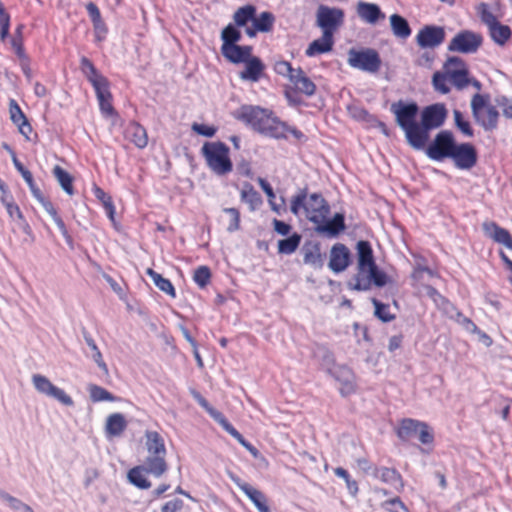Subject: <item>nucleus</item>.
Returning a JSON list of instances; mask_svg holds the SVG:
<instances>
[{"instance_id": "nucleus-1", "label": "nucleus", "mask_w": 512, "mask_h": 512, "mask_svg": "<svg viewBox=\"0 0 512 512\" xmlns=\"http://www.w3.org/2000/svg\"><path fill=\"white\" fill-rule=\"evenodd\" d=\"M233 116L259 133L273 138L288 139L290 136L296 140L304 138V134L296 127L282 122L271 110L260 106L242 105L233 113Z\"/></svg>"}, {"instance_id": "nucleus-2", "label": "nucleus", "mask_w": 512, "mask_h": 512, "mask_svg": "<svg viewBox=\"0 0 512 512\" xmlns=\"http://www.w3.org/2000/svg\"><path fill=\"white\" fill-rule=\"evenodd\" d=\"M358 271L354 277V282L349 286L358 291L369 290L374 284L377 287H383L389 282V278L383 271H380L372 255V249L368 242L359 241L357 243Z\"/></svg>"}, {"instance_id": "nucleus-3", "label": "nucleus", "mask_w": 512, "mask_h": 512, "mask_svg": "<svg viewBox=\"0 0 512 512\" xmlns=\"http://www.w3.org/2000/svg\"><path fill=\"white\" fill-rule=\"evenodd\" d=\"M427 155L433 160L452 158L453 160H477V152L470 143L456 144L450 131L439 132L427 148Z\"/></svg>"}, {"instance_id": "nucleus-4", "label": "nucleus", "mask_w": 512, "mask_h": 512, "mask_svg": "<svg viewBox=\"0 0 512 512\" xmlns=\"http://www.w3.org/2000/svg\"><path fill=\"white\" fill-rule=\"evenodd\" d=\"M80 69L95 90L102 115L106 118L118 117L119 115L113 107V96L108 79L96 69L93 62L87 57L80 59Z\"/></svg>"}, {"instance_id": "nucleus-5", "label": "nucleus", "mask_w": 512, "mask_h": 512, "mask_svg": "<svg viewBox=\"0 0 512 512\" xmlns=\"http://www.w3.org/2000/svg\"><path fill=\"white\" fill-rule=\"evenodd\" d=\"M396 122L405 133L408 143L415 149L421 150L422 129L418 123L419 107L416 103L398 102L392 105Z\"/></svg>"}, {"instance_id": "nucleus-6", "label": "nucleus", "mask_w": 512, "mask_h": 512, "mask_svg": "<svg viewBox=\"0 0 512 512\" xmlns=\"http://www.w3.org/2000/svg\"><path fill=\"white\" fill-rule=\"evenodd\" d=\"M290 209L296 216L303 210L304 216L315 224L323 223L329 213V207L320 194L307 195L305 190L292 197Z\"/></svg>"}, {"instance_id": "nucleus-7", "label": "nucleus", "mask_w": 512, "mask_h": 512, "mask_svg": "<svg viewBox=\"0 0 512 512\" xmlns=\"http://www.w3.org/2000/svg\"><path fill=\"white\" fill-rule=\"evenodd\" d=\"M447 116L444 104H432L425 107L421 112L420 129H422L421 150L426 147L429 140V131L440 127Z\"/></svg>"}, {"instance_id": "nucleus-8", "label": "nucleus", "mask_w": 512, "mask_h": 512, "mask_svg": "<svg viewBox=\"0 0 512 512\" xmlns=\"http://www.w3.org/2000/svg\"><path fill=\"white\" fill-rule=\"evenodd\" d=\"M348 63L353 68L375 73L380 69L381 59L374 49H351L348 53Z\"/></svg>"}, {"instance_id": "nucleus-9", "label": "nucleus", "mask_w": 512, "mask_h": 512, "mask_svg": "<svg viewBox=\"0 0 512 512\" xmlns=\"http://www.w3.org/2000/svg\"><path fill=\"white\" fill-rule=\"evenodd\" d=\"M326 370L341 384L342 395H349L355 391V376L350 368L344 365H334L330 353L325 354L324 363Z\"/></svg>"}, {"instance_id": "nucleus-10", "label": "nucleus", "mask_w": 512, "mask_h": 512, "mask_svg": "<svg viewBox=\"0 0 512 512\" xmlns=\"http://www.w3.org/2000/svg\"><path fill=\"white\" fill-rule=\"evenodd\" d=\"M471 108L474 116L485 129H493L497 126L499 113L496 107L488 104L481 94L473 96Z\"/></svg>"}, {"instance_id": "nucleus-11", "label": "nucleus", "mask_w": 512, "mask_h": 512, "mask_svg": "<svg viewBox=\"0 0 512 512\" xmlns=\"http://www.w3.org/2000/svg\"><path fill=\"white\" fill-rule=\"evenodd\" d=\"M483 43L481 34L471 30L458 32L449 42L448 50L463 54L475 53Z\"/></svg>"}, {"instance_id": "nucleus-12", "label": "nucleus", "mask_w": 512, "mask_h": 512, "mask_svg": "<svg viewBox=\"0 0 512 512\" xmlns=\"http://www.w3.org/2000/svg\"><path fill=\"white\" fill-rule=\"evenodd\" d=\"M31 380L38 393L53 398L65 406H73V399L63 389L55 386L46 376L34 374Z\"/></svg>"}, {"instance_id": "nucleus-13", "label": "nucleus", "mask_w": 512, "mask_h": 512, "mask_svg": "<svg viewBox=\"0 0 512 512\" xmlns=\"http://www.w3.org/2000/svg\"><path fill=\"white\" fill-rule=\"evenodd\" d=\"M435 277V273L428 267L417 264L414 268L411 278L413 286L418 290L419 293H423L437 302L438 298H441L440 294L435 288L432 287V279Z\"/></svg>"}, {"instance_id": "nucleus-14", "label": "nucleus", "mask_w": 512, "mask_h": 512, "mask_svg": "<svg viewBox=\"0 0 512 512\" xmlns=\"http://www.w3.org/2000/svg\"><path fill=\"white\" fill-rule=\"evenodd\" d=\"M444 70L449 81L459 90L466 88L469 83V71L466 63L459 57H449L444 64Z\"/></svg>"}, {"instance_id": "nucleus-15", "label": "nucleus", "mask_w": 512, "mask_h": 512, "mask_svg": "<svg viewBox=\"0 0 512 512\" xmlns=\"http://www.w3.org/2000/svg\"><path fill=\"white\" fill-rule=\"evenodd\" d=\"M344 12L338 8L321 6L317 12V25L323 33L330 32L334 37L335 31L343 24Z\"/></svg>"}, {"instance_id": "nucleus-16", "label": "nucleus", "mask_w": 512, "mask_h": 512, "mask_svg": "<svg viewBox=\"0 0 512 512\" xmlns=\"http://www.w3.org/2000/svg\"><path fill=\"white\" fill-rule=\"evenodd\" d=\"M445 29L442 26L425 25L416 35V43L421 48H435L445 40Z\"/></svg>"}, {"instance_id": "nucleus-17", "label": "nucleus", "mask_w": 512, "mask_h": 512, "mask_svg": "<svg viewBox=\"0 0 512 512\" xmlns=\"http://www.w3.org/2000/svg\"><path fill=\"white\" fill-rule=\"evenodd\" d=\"M230 479L250 499L259 512H270L265 495L258 489L243 482L239 477L230 474Z\"/></svg>"}, {"instance_id": "nucleus-18", "label": "nucleus", "mask_w": 512, "mask_h": 512, "mask_svg": "<svg viewBox=\"0 0 512 512\" xmlns=\"http://www.w3.org/2000/svg\"><path fill=\"white\" fill-rule=\"evenodd\" d=\"M275 23V16L269 11H264L258 16L255 15L251 26L246 27L245 33L248 37L254 38L257 33H269L273 30Z\"/></svg>"}, {"instance_id": "nucleus-19", "label": "nucleus", "mask_w": 512, "mask_h": 512, "mask_svg": "<svg viewBox=\"0 0 512 512\" xmlns=\"http://www.w3.org/2000/svg\"><path fill=\"white\" fill-rule=\"evenodd\" d=\"M484 234L498 244L512 250V236L508 230L500 227L494 221H484L482 224Z\"/></svg>"}, {"instance_id": "nucleus-20", "label": "nucleus", "mask_w": 512, "mask_h": 512, "mask_svg": "<svg viewBox=\"0 0 512 512\" xmlns=\"http://www.w3.org/2000/svg\"><path fill=\"white\" fill-rule=\"evenodd\" d=\"M244 69L239 73V77L245 81L258 82L265 71L263 61L253 54L243 63Z\"/></svg>"}, {"instance_id": "nucleus-21", "label": "nucleus", "mask_w": 512, "mask_h": 512, "mask_svg": "<svg viewBox=\"0 0 512 512\" xmlns=\"http://www.w3.org/2000/svg\"><path fill=\"white\" fill-rule=\"evenodd\" d=\"M350 253L343 244H335L330 251V260L328 267L334 273L344 271L349 265Z\"/></svg>"}, {"instance_id": "nucleus-22", "label": "nucleus", "mask_w": 512, "mask_h": 512, "mask_svg": "<svg viewBox=\"0 0 512 512\" xmlns=\"http://www.w3.org/2000/svg\"><path fill=\"white\" fill-rule=\"evenodd\" d=\"M9 113L11 121L18 127L19 132L26 139H30L33 131L32 126L15 99L9 101Z\"/></svg>"}, {"instance_id": "nucleus-23", "label": "nucleus", "mask_w": 512, "mask_h": 512, "mask_svg": "<svg viewBox=\"0 0 512 512\" xmlns=\"http://www.w3.org/2000/svg\"><path fill=\"white\" fill-rule=\"evenodd\" d=\"M123 135L125 140L134 144L138 148H144L148 143V136L145 128L135 121H130L125 126Z\"/></svg>"}, {"instance_id": "nucleus-24", "label": "nucleus", "mask_w": 512, "mask_h": 512, "mask_svg": "<svg viewBox=\"0 0 512 512\" xmlns=\"http://www.w3.org/2000/svg\"><path fill=\"white\" fill-rule=\"evenodd\" d=\"M356 11L360 19L369 24H376L378 21L385 18V14L375 3L359 1L356 6Z\"/></svg>"}, {"instance_id": "nucleus-25", "label": "nucleus", "mask_w": 512, "mask_h": 512, "mask_svg": "<svg viewBox=\"0 0 512 512\" xmlns=\"http://www.w3.org/2000/svg\"><path fill=\"white\" fill-rule=\"evenodd\" d=\"M223 57L233 64L244 63L253 52L252 46L249 45H232L227 48H220Z\"/></svg>"}, {"instance_id": "nucleus-26", "label": "nucleus", "mask_w": 512, "mask_h": 512, "mask_svg": "<svg viewBox=\"0 0 512 512\" xmlns=\"http://www.w3.org/2000/svg\"><path fill=\"white\" fill-rule=\"evenodd\" d=\"M334 46V37L330 32L323 33L318 39L312 41L307 47L305 54L308 57H314L320 54L330 52Z\"/></svg>"}, {"instance_id": "nucleus-27", "label": "nucleus", "mask_w": 512, "mask_h": 512, "mask_svg": "<svg viewBox=\"0 0 512 512\" xmlns=\"http://www.w3.org/2000/svg\"><path fill=\"white\" fill-rule=\"evenodd\" d=\"M373 477L379 479L381 482L393 486L397 490L403 488L401 475L393 468L380 467L373 469Z\"/></svg>"}, {"instance_id": "nucleus-28", "label": "nucleus", "mask_w": 512, "mask_h": 512, "mask_svg": "<svg viewBox=\"0 0 512 512\" xmlns=\"http://www.w3.org/2000/svg\"><path fill=\"white\" fill-rule=\"evenodd\" d=\"M202 150L206 160H230L229 148L222 142H207Z\"/></svg>"}, {"instance_id": "nucleus-29", "label": "nucleus", "mask_w": 512, "mask_h": 512, "mask_svg": "<svg viewBox=\"0 0 512 512\" xmlns=\"http://www.w3.org/2000/svg\"><path fill=\"white\" fill-rule=\"evenodd\" d=\"M296 89L306 96H312L316 92L315 83L306 76L301 68L296 69V73L292 76L290 81Z\"/></svg>"}, {"instance_id": "nucleus-30", "label": "nucleus", "mask_w": 512, "mask_h": 512, "mask_svg": "<svg viewBox=\"0 0 512 512\" xmlns=\"http://www.w3.org/2000/svg\"><path fill=\"white\" fill-rule=\"evenodd\" d=\"M141 466L156 478H160L168 468L165 456L162 455H148Z\"/></svg>"}, {"instance_id": "nucleus-31", "label": "nucleus", "mask_w": 512, "mask_h": 512, "mask_svg": "<svg viewBox=\"0 0 512 512\" xmlns=\"http://www.w3.org/2000/svg\"><path fill=\"white\" fill-rule=\"evenodd\" d=\"M146 438V448L148 451V455H162L166 456V448L164 445V440L160 436V434L156 431H147L145 433Z\"/></svg>"}, {"instance_id": "nucleus-32", "label": "nucleus", "mask_w": 512, "mask_h": 512, "mask_svg": "<svg viewBox=\"0 0 512 512\" xmlns=\"http://www.w3.org/2000/svg\"><path fill=\"white\" fill-rule=\"evenodd\" d=\"M126 427L127 421L121 413H114L107 417L105 430L108 436H119Z\"/></svg>"}, {"instance_id": "nucleus-33", "label": "nucleus", "mask_w": 512, "mask_h": 512, "mask_svg": "<svg viewBox=\"0 0 512 512\" xmlns=\"http://www.w3.org/2000/svg\"><path fill=\"white\" fill-rule=\"evenodd\" d=\"M55 179L60 185L61 189L69 196H73L75 194V190L73 187L74 177L62 167L56 165L52 171Z\"/></svg>"}, {"instance_id": "nucleus-34", "label": "nucleus", "mask_w": 512, "mask_h": 512, "mask_svg": "<svg viewBox=\"0 0 512 512\" xmlns=\"http://www.w3.org/2000/svg\"><path fill=\"white\" fill-rule=\"evenodd\" d=\"M323 260L324 257L320 252L319 245L311 244L303 247V261L305 264L320 269L323 266Z\"/></svg>"}, {"instance_id": "nucleus-35", "label": "nucleus", "mask_w": 512, "mask_h": 512, "mask_svg": "<svg viewBox=\"0 0 512 512\" xmlns=\"http://www.w3.org/2000/svg\"><path fill=\"white\" fill-rule=\"evenodd\" d=\"M257 9L252 4L239 7L233 14L234 25L245 27L249 22L253 23Z\"/></svg>"}, {"instance_id": "nucleus-36", "label": "nucleus", "mask_w": 512, "mask_h": 512, "mask_svg": "<svg viewBox=\"0 0 512 512\" xmlns=\"http://www.w3.org/2000/svg\"><path fill=\"white\" fill-rule=\"evenodd\" d=\"M491 39L500 46H504L512 37V30L508 25L502 24L500 21L489 29Z\"/></svg>"}, {"instance_id": "nucleus-37", "label": "nucleus", "mask_w": 512, "mask_h": 512, "mask_svg": "<svg viewBox=\"0 0 512 512\" xmlns=\"http://www.w3.org/2000/svg\"><path fill=\"white\" fill-rule=\"evenodd\" d=\"M390 25L393 34L401 39H407L411 35V28L408 21L399 14L390 16Z\"/></svg>"}, {"instance_id": "nucleus-38", "label": "nucleus", "mask_w": 512, "mask_h": 512, "mask_svg": "<svg viewBox=\"0 0 512 512\" xmlns=\"http://www.w3.org/2000/svg\"><path fill=\"white\" fill-rule=\"evenodd\" d=\"M344 229V217L341 214H336L331 220H324L323 223L317 224V231L325 233L329 236H336Z\"/></svg>"}, {"instance_id": "nucleus-39", "label": "nucleus", "mask_w": 512, "mask_h": 512, "mask_svg": "<svg viewBox=\"0 0 512 512\" xmlns=\"http://www.w3.org/2000/svg\"><path fill=\"white\" fill-rule=\"evenodd\" d=\"M146 470L141 466H136L129 470L127 474V478L131 484L136 486L139 489H149L151 487V482L147 479Z\"/></svg>"}, {"instance_id": "nucleus-40", "label": "nucleus", "mask_w": 512, "mask_h": 512, "mask_svg": "<svg viewBox=\"0 0 512 512\" xmlns=\"http://www.w3.org/2000/svg\"><path fill=\"white\" fill-rule=\"evenodd\" d=\"M192 396L193 398L199 403V405L204 408L207 413L224 429L228 424L229 422L227 421V419L223 416V414L219 411H217L216 409H214L209 403L208 401L203 398L200 393H198L197 391L193 390L192 391Z\"/></svg>"}, {"instance_id": "nucleus-41", "label": "nucleus", "mask_w": 512, "mask_h": 512, "mask_svg": "<svg viewBox=\"0 0 512 512\" xmlns=\"http://www.w3.org/2000/svg\"><path fill=\"white\" fill-rule=\"evenodd\" d=\"M242 34L234 24H228L221 31V48H227L236 45L241 40Z\"/></svg>"}, {"instance_id": "nucleus-42", "label": "nucleus", "mask_w": 512, "mask_h": 512, "mask_svg": "<svg viewBox=\"0 0 512 512\" xmlns=\"http://www.w3.org/2000/svg\"><path fill=\"white\" fill-rule=\"evenodd\" d=\"M146 273L158 289H160L161 291L170 295L173 298L176 297V292H175L174 286L172 285L170 280L162 277V275L155 272L151 268H148L146 270Z\"/></svg>"}, {"instance_id": "nucleus-43", "label": "nucleus", "mask_w": 512, "mask_h": 512, "mask_svg": "<svg viewBox=\"0 0 512 512\" xmlns=\"http://www.w3.org/2000/svg\"><path fill=\"white\" fill-rule=\"evenodd\" d=\"M422 422L413 419H404L398 429V436L403 440L409 439L416 434L421 427Z\"/></svg>"}, {"instance_id": "nucleus-44", "label": "nucleus", "mask_w": 512, "mask_h": 512, "mask_svg": "<svg viewBox=\"0 0 512 512\" xmlns=\"http://www.w3.org/2000/svg\"><path fill=\"white\" fill-rule=\"evenodd\" d=\"M300 241V235L294 233L290 237L278 242V252L286 255L292 254L298 248Z\"/></svg>"}, {"instance_id": "nucleus-45", "label": "nucleus", "mask_w": 512, "mask_h": 512, "mask_svg": "<svg viewBox=\"0 0 512 512\" xmlns=\"http://www.w3.org/2000/svg\"><path fill=\"white\" fill-rule=\"evenodd\" d=\"M1 203L4 205L9 217L13 221L21 222V223L25 224V226L27 227V224L25 223V220H24V216H23L22 212L20 211L19 206L14 202L12 196H10L8 198L1 199Z\"/></svg>"}, {"instance_id": "nucleus-46", "label": "nucleus", "mask_w": 512, "mask_h": 512, "mask_svg": "<svg viewBox=\"0 0 512 512\" xmlns=\"http://www.w3.org/2000/svg\"><path fill=\"white\" fill-rule=\"evenodd\" d=\"M88 391L93 402L115 401V397L109 391L98 385L90 384L88 386Z\"/></svg>"}, {"instance_id": "nucleus-47", "label": "nucleus", "mask_w": 512, "mask_h": 512, "mask_svg": "<svg viewBox=\"0 0 512 512\" xmlns=\"http://www.w3.org/2000/svg\"><path fill=\"white\" fill-rule=\"evenodd\" d=\"M94 196L101 201L103 204L105 211L110 218V220H114L115 207L113 205L112 199L109 195H107L101 188L94 187L93 189Z\"/></svg>"}, {"instance_id": "nucleus-48", "label": "nucleus", "mask_w": 512, "mask_h": 512, "mask_svg": "<svg viewBox=\"0 0 512 512\" xmlns=\"http://www.w3.org/2000/svg\"><path fill=\"white\" fill-rule=\"evenodd\" d=\"M85 342L88 347L92 350V359L98 365V367L105 373L108 374V368L106 363L103 361L102 354L99 351L96 343L90 336H85Z\"/></svg>"}, {"instance_id": "nucleus-49", "label": "nucleus", "mask_w": 512, "mask_h": 512, "mask_svg": "<svg viewBox=\"0 0 512 512\" xmlns=\"http://www.w3.org/2000/svg\"><path fill=\"white\" fill-rule=\"evenodd\" d=\"M11 18L0 1V40L4 42L9 36Z\"/></svg>"}, {"instance_id": "nucleus-50", "label": "nucleus", "mask_w": 512, "mask_h": 512, "mask_svg": "<svg viewBox=\"0 0 512 512\" xmlns=\"http://www.w3.org/2000/svg\"><path fill=\"white\" fill-rule=\"evenodd\" d=\"M224 430L235 438L246 450H248L255 458L258 457L259 451L251 445L244 437L229 423Z\"/></svg>"}, {"instance_id": "nucleus-51", "label": "nucleus", "mask_w": 512, "mask_h": 512, "mask_svg": "<svg viewBox=\"0 0 512 512\" xmlns=\"http://www.w3.org/2000/svg\"><path fill=\"white\" fill-rule=\"evenodd\" d=\"M448 79L449 77L447 76L446 72H435L432 77V84L434 89L442 94L449 93L450 87L448 85Z\"/></svg>"}, {"instance_id": "nucleus-52", "label": "nucleus", "mask_w": 512, "mask_h": 512, "mask_svg": "<svg viewBox=\"0 0 512 512\" xmlns=\"http://www.w3.org/2000/svg\"><path fill=\"white\" fill-rule=\"evenodd\" d=\"M334 473L337 477L342 478L345 481L347 490L350 495L356 496L359 491L358 484L355 480L350 478L349 473L342 467L335 468Z\"/></svg>"}, {"instance_id": "nucleus-53", "label": "nucleus", "mask_w": 512, "mask_h": 512, "mask_svg": "<svg viewBox=\"0 0 512 512\" xmlns=\"http://www.w3.org/2000/svg\"><path fill=\"white\" fill-rule=\"evenodd\" d=\"M454 120L457 128L468 137L473 135V130L471 128L470 122L466 120L463 114L459 110H454Z\"/></svg>"}, {"instance_id": "nucleus-54", "label": "nucleus", "mask_w": 512, "mask_h": 512, "mask_svg": "<svg viewBox=\"0 0 512 512\" xmlns=\"http://www.w3.org/2000/svg\"><path fill=\"white\" fill-rule=\"evenodd\" d=\"M274 71L291 81L292 76L296 73V69L292 67L291 63L285 60L276 61Z\"/></svg>"}, {"instance_id": "nucleus-55", "label": "nucleus", "mask_w": 512, "mask_h": 512, "mask_svg": "<svg viewBox=\"0 0 512 512\" xmlns=\"http://www.w3.org/2000/svg\"><path fill=\"white\" fill-rule=\"evenodd\" d=\"M372 303L375 307V315L383 322H389L394 319V315L390 313L389 306L379 302L376 299H372Z\"/></svg>"}, {"instance_id": "nucleus-56", "label": "nucleus", "mask_w": 512, "mask_h": 512, "mask_svg": "<svg viewBox=\"0 0 512 512\" xmlns=\"http://www.w3.org/2000/svg\"><path fill=\"white\" fill-rule=\"evenodd\" d=\"M210 277L211 274L209 268L206 266H200L195 270L193 279L200 287L203 288L208 284Z\"/></svg>"}, {"instance_id": "nucleus-57", "label": "nucleus", "mask_w": 512, "mask_h": 512, "mask_svg": "<svg viewBox=\"0 0 512 512\" xmlns=\"http://www.w3.org/2000/svg\"><path fill=\"white\" fill-rule=\"evenodd\" d=\"M382 507L389 512H409L405 504L398 497L383 502Z\"/></svg>"}, {"instance_id": "nucleus-58", "label": "nucleus", "mask_w": 512, "mask_h": 512, "mask_svg": "<svg viewBox=\"0 0 512 512\" xmlns=\"http://www.w3.org/2000/svg\"><path fill=\"white\" fill-rule=\"evenodd\" d=\"M230 217L229 225L227 227L228 232L237 231L240 227V214L239 211L235 208H225L223 210Z\"/></svg>"}, {"instance_id": "nucleus-59", "label": "nucleus", "mask_w": 512, "mask_h": 512, "mask_svg": "<svg viewBox=\"0 0 512 512\" xmlns=\"http://www.w3.org/2000/svg\"><path fill=\"white\" fill-rule=\"evenodd\" d=\"M207 165L217 175H224L232 170V162H207Z\"/></svg>"}, {"instance_id": "nucleus-60", "label": "nucleus", "mask_w": 512, "mask_h": 512, "mask_svg": "<svg viewBox=\"0 0 512 512\" xmlns=\"http://www.w3.org/2000/svg\"><path fill=\"white\" fill-rule=\"evenodd\" d=\"M481 7H482V9L480 10V18L483 21V23L486 24L488 29L490 27H492L494 24H496L497 22H499L497 17L491 11H489L487 9L486 4H482Z\"/></svg>"}, {"instance_id": "nucleus-61", "label": "nucleus", "mask_w": 512, "mask_h": 512, "mask_svg": "<svg viewBox=\"0 0 512 512\" xmlns=\"http://www.w3.org/2000/svg\"><path fill=\"white\" fill-rule=\"evenodd\" d=\"M193 131H195L197 134L206 136V137H212L216 133V128L214 126H209L206 124H199L194 123L192 125Z\"/></svg>"}, {"instance_id": "nucleus-62", "label": "nucleus", "mask_w": 512, "mask_h": 512, "mask_svg": "<svg viewBox=\"0 0 512 512\" xmlns=\"http://www.w3.org/2000/svg\"><path fill=\"white\" fill-rule=\"evenodd\" d=\"M95 40L98 42L103 41L108 33V28L104 20L93 24Z\"/></svg>"}, {"instance_id": "nucleus-63", "label": "nucleus", "mask_w": 512, "mask_h": 512, "mask_svg": "<svg viewBox=\"0 0 512 512\" xmlns=\"http://www.w3.org/2000/svg\"><path fill=\"white\" fill-rule=\"evenodd\" d=\"M499 107L507 118H512V101L506 97L497 99Z\"/></svg>"}, {"instance_id": "nucleus-64", "label": "nucleus", "mask_w": 512, "mask_h": 512, "mask_svg": "<svg viewBox=\"0 0 512 512\" xmlns=\"http://www.w3.org/2000/svg\"><path fill=\"white\" fill-rule=\"evenodd\" d=\"M183 507V502L180 499H173L171 501H168L165 503L162 508L161 512H177Z\"/></svg>"}]
</instances>
